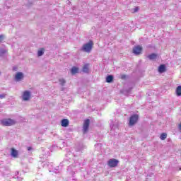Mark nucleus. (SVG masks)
<instances>
[{
  "label": "nucleus",
  "instance_id": "1",
  "mask_svg": "<svg viewBox=\"0 0 181 181\" xmlns=\"http://www.w3.org/2000/svg\"><path fill=\"white\" fill-rule=\"evenodd\" d=\"M1 124L3 127H12L16 124V120L10 118L3 119L1 120Z\"/></svg>",
  "mask_w": 181,
  "mask_h": 181
},
{
  "label": "nucleus",
  "instance_id": "2",
  "mask_svg": "<svg viewBox=\"0 0 181 181\" xmlns=\"http://www.w3.org/2000/svg\"><path fill=\"white\" fill-rule=\"evenodd\" d=\"M93 49V42H89L86 44H84L81 48L82 52H86V53H90Z\"/></svg>",
  "mask_w": 181,
  "mask_h": 181
},
{
  "label": "nucleus",
  "instance_id": "3",
  "mask_svg": "<svg viewBox=\"0 0 181 181\" xmlns=\"http://www.w3.org/2000/svg\"><path fill=\"white\" fill-rule=\"evenodd\" d=\"M118 163H119V161L115 158H111L107 162V165L110 168H115L118 166Z\"/></svg>",
  "mask_w": 181,
  "mask_h": 181
},
{
  "label": "nucleus",
  "instance_id": "4",
  "mask_svg": "<svg viewBox=\"0 0 181 181\" xmlns=\"http://www.w3.org/2000/svg\"><path fill=\"white\" fill-rule=\"evenodd\" d=\"M138 115H132L129 119V125H131L132 127V125H135V124H136V122H138Z\"/></svg>",
  "mask_w": 181,
  "mask_h": 181
},
{
  "label": "nucleus",
  "instance_id": "5",
  "mask_svg": "<svg viewBox=\"0 0 181 181\" xmlns=\"http://www.w3.org/2000/svg\"><path fill=\"white\" fill-rule=\"evenodd\" d=\"M89 127H90V119H87L84 121L83 126V134H86V132L88 131Z\"/></svg>",
  "mask_w": 181,
  "mask_h": 181
},
{
  "label": "nucleus",
  "instance_id": "6",
  "mask_svg": "<svg viewBox=\"0 0 181 181\" xmlns=\"http://www.w3.org/2000/svg\"><path fill=\"white\" fill-rule=\"evenodd\" d=\"M22 99L23 101H29V100H30V91H24L22 95Z\"/></svg>",
  "mask_w": 181,
  "mask_h": 181
},
{
  "label": "nucleus",
  "instance_id": "7",
  "mask_svg": "<svg viewBox=\"0 0 181 181\" xmlns=\"http://www.w3.org/2000/svg\"><path fill=\"white\" fill-rule=\"evenodd\" d=\"M133 53L136 56H138V54H141V53H142V47H141V45L135 46L133 48Z\"/></svg>",
  "mask_w": 181,
  "mask_h": 181
},
{
  "label": "nucleus",
  "instance_id": "8",
  "mask_svg": "<svg viewBox=\"0 0 181 181\" xmlns=\"http://www.w3.org/2000/svg\"><path fill=\"white\" fill-rule=\"evenodd\" d=\"M23 73L22 72H17L15 76V80L16 81H21L22 79H23Z\"/></svg>",
  "mask_w": 181,
  "mask_h": 181
},
{
  "label": "nucleus",
  "instance_id": "9",
  "mask_svg": "<svg viewBox=\"0 0 181 181\" xmlns=\"http://www.w3.org/2000/svg\"><path fill=\"white\" fill-rule=\"evenodd\" d=\"M157 58H158V54L156 53H152L147 56V59H148L153 62H155V60H156Z\"/></svg>",
  "mask_w": 181,
  "mask_h": 181
},
{
  "label": "nucleus",
  "instance_id": "10",
  "mask_svg": "<svg viewBox=\"0 0 181 181\" xmlns=\"http://www.w3.org/2000/svg\"><path fill=\"white\" fill-rule=\"evenodd\" d=\"M61 125H62V127H64V128H66V127H69V119H63L61 121Z\"/></svg>",
  "mask_w": 181,
  "mask_h": 181
},
{
  "label": "nucleus",
  "instance_id": "11",
  "mask_svg": "<svg viewBox=\"0 0 181 181\" xmlns=\"http://www.w3.org/2000/svg\"><path fill=\"white\" fill-rule=\"evenodd\" d=\"M166 71V66L164 64H161L158 67V72L159 73H165Z\"/></svg>",
  "mask_w": 181,
  "mask_h": 181
},
{
  "label": "nucleus",
  "instance_id": "12",
  "mask_svg": "<svg viewBox=\"0 0 181 181\" xmlns=\"http://www.w3.org/2000/svg\"><path fill=\"white\" fill-rule=\"evenodd\" d=\"M7 52H8V49L1 48L0 49V57H4V56H5V54H6Z\"/></svg>",
  "mask_w": 181,
  "mask_h": 181
},
{
  "label": "nucleus",
  "instance_id": "13",
  "mask_svg": "<svg viewBox=\"0 0 181 181\" xmlns=\"http://www.w3.org/2000/svg\"><path fill=\"white\" fill-rule=\"evenodd\" d=\"M114 81V76L112 75H108L106 77V83H112Z\"/></svg>",
  "mask_w": 181,
  "mask_h": 181
},
{
  "label": "nucleus",
  "instance_id": "14",
  "mask_svg": "<svg viewBox=\"0 0 181 181\" xmlns=\"http://www.w3.org/2000/svg\"><path fill=\"white\" fill-rule=\"evenodd\" d=\"M11 156H13V158H16L18 156V151H16L14 148L11 149Z\"/></svg>",
  "mask_w": 181,
  "mask_h": 181
},
{
  "label": "nucleus",
  "instance_id": "15",
  "mask_svg": "<svg viewBox=\"0 0 181 181\" xmlns=\"http://www.w3.org/2000/svg\"><path fill=\"white\" fill-rule=\"evenodd\" d=\"M43 54H45V49L42 48L41 49L38 50L37 57H40V56H43Z\"/></svg>",
  "mask_w": 181,
  "mask_h": 181
},
{
  "label": "nucleus",
  "instance_id": "16",
  "mask_svg": "<svg viewBox=\"0 0 181 181\" xmlns=\"http://www.w3.org/2000/svg\"><path fill=\"white\" fill-rule=\"evenodd\" d=\"M176 94L178 97H180V95H181V86L177 87Z\"/></svg>",
  "mask_w": 181,
  "mask_h": 181
},
{
  "label": "nucleus",
  "instance_id": "17",
  "mask_svg": "<svg viewBox=\"0 0 181 181\" xmlns=\"http://www.w3.org/2000/svg\"><path fill=\"white\" fill-rule=\"evenodd\" d=\"M73 165H71L68 168V170L69 172L71 174V175H74V172H76V169H73Z\"/></svg>",
  "mask_w": 181,
  "mask_h": 181
},
{
  "label": "nucleus",
  "instance_id": "18",
  "mask_svg": "<svg viewBox=\"0 0 181 181\" xmlns=\"http://www.w3.org/2000/svg\"><path fill=\"white\" fill-rule=\"evenodd\" d=\"M77 71H78V68H77L76 66L72 67V69L71 70V74H76V73H77Z\"/></svg>",
  "mask_w": 181,
  "mask_h": 181
},
{
  "label": "nucleus",
  "instance_id": "19",
  "mask_svg": "<svg viewBox=\"0 0 181 181\" xmlns=\"http://www.w3.org/2000/svg\"><path fill=\"white\" fill-rule=\"evenodd\" d=\"M168 136V134H166L165 133H162L160 138L161 139V141H165V139H166Z\"/></svg>",
  "mask_w": 181,
  "mask_h": 181
},
{
  "label": "nucleus",
  "instance_id": "20",
  "mask_svg": "<svg viewBox=\"0 0 181 181\" xmlns=\"http://www.w3.org/2000/svg\"><path fill=\"white\" fill-rule=\"evenodd\" d=\"M59 83L61 86H64V84H66V80L61 78L59 79Z\"/></svg>",
  "mask_w": 181,
  "mask_h": 181
},
{
  "label": "nucleus",
  "instance_id": "21",
  "mask_svg": "<svg viewBox=\"0 0 181 181\" xmlns=\"http://www.w3.org/2000/svg\"><path fill=\"white\" fill-rule=\"evenodd\" d=\"M4 39H5V35H0V43L1 42H4Z\"/></svg>",
  "mask_w": 181,
  "mask_h": 181
},
{
  "label": "nucleus",
  "instance_id": "22",
  "mask_svg": "<svg viewBox=\"0 0 181 181\" xmlns=\"http://www.w3.org/2000/svg\"><path fill=\"white\" fill-rule=\"evenodd\" d=\"M83 71L85 72V73H87L88 71V68H87V66H83Z\"/></svg>",
  "mask_w": 181,
  "mask_h": 181
},
{
  "label": "nucleus",
  "instance_id": "23",
  "mask_svg": "<svg viewBox=\"0 0 181 181\" xmlns=\"http://www.w3.org/2000/svg\"><path fill=\"white\" fill-rule=\"evenodd\" d=\"M5 97H6V95L5 93H3V94H1L0 95V98L2 99V98H5Z\"/></svg>",
  "mask_w": 181,
  "mask_h": 181
},
{
  "label": "nucleus",
  "instance_id": "24",
  "mask_svg": "<svg viewBox=\"0 0 181 181\" xmlns=\"http://www.w3.org/2000/svg\"><path fill=\"white\" fill-rule=\"evenodd\" d=\"M17 179L18 181H22L23 178L21 177H17Z\"/></svg>",
  "mask_w": 181,
  "mask_h": 181
},
{
  "label": "nucleus",
  "instance_id": "25",
  "mask_svg": "<svg viewBox=\"0 0 181 181\" xmlns=\"http://www.w3.org/2000/svg\"><path fill=\"white\" fill-rule=\"evenodd\" d=\"M139 8H138V7H136L135 8H134V12H138V10H139Z\"/></svg>",
  "mask_w": 181,
  "mask_h": 181
},
{
  "label": "nucleus",
  "instance_id": "26",
  "mask_svg": "<svg viewBox=\"0 0 181 181\" xmlns=\"http://www.w3.org/2000/svg\"><path fill=\"white\" fill-rule=\"evenodd\" d=\"M32 149H33L32 147H28L27 148V151H32Z\"/></svg>",
  "mask_w": 181,
  "mask_h": 181
},
{
  "label": "nucleus",
  "instance_id": "27",
  "mask_svg": "<svg viewBox=\"0 0 181 181\" xmlns=\"http://www.w3.org/2000/svg\"><path fill=\"white\" fill-rule=\"evenodd\" d=\"M115 127H117V126H115V125L113 124V125L112 126V129H115Z\"/></svg>",
  "mask_w": 181,
  "mask_h": 181
},
{
  "label": "nucleus",
  "instance_id": "28",
  "mask_svg": "<svg viewBox=\"0 0 181 181\" xmlns=\"http://www.w3.org/2000/svg\"><path fill=\"white\" fill-rule=\"evenodd\" d=\"M180 131H181V123L179 124V127H178Z\"/></svg>",
  "mask_w": 181,
  "mask_h": 181
},
{
  "label": "nucleus",
  "instance_id": "29",
  "mask_svg": "<svg viewBox=\"0 0 181 181\" xmlns=\"http://www.w3.org/2000/svg\"><path fill=\"white\" fill-rule=\"evenodd\" d=\"M122 78H125V75H122Z\"/></svg>",
  "mask_w": 181,
  "mask_h": 181
},
{
  "label": "nucleus",
  "instance_id": "30",
  "mask_svg": "<svg viewBox=\"0 0 181 181\" xmlns=\"http://www.w3.org/2000/svg\"><path fill=\"white\" fill-rule=\"evenodd\" d=\"M16 175H19V172H17Z\"/></svg>",
  "mask_w": 181,
  "mask_h": 181
},
{
  "label": "nucleus",
  "instance_id": "31",
  "mask_svg": "<svg viewBox=\"0 0 181 181\" xmlns=\"http://www.w3.org/2000/svg\"><path fill=\"white\" fill-rule=\"evenodd\" d=\"M16 69V68H13V70Z\"/></svg>",
  "mask_w": 181,
  "mask_h": 181
},
{
  "label": "nucleus",
  "instance_id": "32",
  "mask_svg": "<svg viewBox=\"0 0 181 181\" xmlns=\"http://www.w3.org/2000/svg\"><path fill=\"white\" fill-rule=\"evenodd\" d=\"M16 69V68H13V70Z\"/></svg>",
  "mask_w": 181,
  "mask_h": 181
}]
</instances>
